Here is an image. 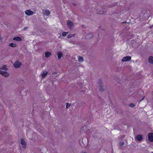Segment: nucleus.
<instances>
[{"mask_svg": "<svg viewBox=\"0 0 153 153\" xmlns=\"http://www.w3.org/2000/svg\"><path fill=\"white\" fill-rule=\"evenodd\" d=\"M136 138L138 141H141L143 139L142 136L141 135H137L136 137Z\"/></svg>", "mask_w": 153, "mask_h": 153, "instance_id": "obj_7", "label": "nucleus"}, {"mask_svg": "<svg viewBox=\"0 0 153 153\" xmlns=\"http://www.w3.org/2000/svg\"><path fill=\"white\" fill-rule=\"evenodd\" d=\"M148 137L150 142H153V133H149Z\"/></svg>", "mask_w": 153, "mask_h": 153, "instance_id": "obj_3", "label": "nucleus"}, {"mask_svg": "<svg viewBox=\"0 0 153 153\" xmlns=\"http://www.w3.org/2000/svg\"><path fill=\"white\" fill-rule=\"evenodd\" d=\"M149 62L150 63L153 64V57L150 56L149 58Z\"/></svg>", "mask_w": 153, "mask_h": 153, "instance_id": "obj_12", "label": "nucleus"}, {"mask_svg": "<svg viewBox=\"0 0 153 153\" xmlns=\"http://www.w3.org/2000/svg\"><path fill=\"white\" fill-rule=\"evenodd\" d=\"M48 73V72L47 71H44L43 72V73L42 74V78H44L45 76L47 75Z\"/></svg>", "mask_w": 153, "mask_h": 153, "instance_id": "obj_14", "label": "nucleus"}, {"mask_svg": "<svg viewBox=\"0 0 153 153\" xmlns=\"http://www.w3.org/2000/svg\"><path fill=\"white\" fill-rule=\"evenodd\" d=\"M105 13V12H104L103 11H102V12H100V13H99V14H104Z\"/></svg>", "mask_w": 153, "mask_h": 153, "instance_id": "obj_24", "label": "nucleus"}, {"mask_svg": "<svg viewBox=\"0 0 153 153\" xmlns=\"http://www.w3.org/2000/svg\"><path fill=\"white\" fill-rule=\"evenodd\" d=\"M67 25L69 27L71 28L73 26V24L71 21L68 20L67 21Z\"/></svg>", "mask_w": 153, "mask_h": 153, "instance_id": "obj_6", "label": "nucleus"}, {"mask_svg": "<svg viewBox=\"0 0 153 153\" xmlns=\"http://www.w3.org/2000/svg\"><path fill=\"white\" fill-rule=\"evenodd\" d=\"M0 74H1L3 76L5 77H8L9 76V74L6 71H3L0 70Z\"/></svg>", "mask_w": 153, "mask_h": 153, "instance_id": "obj_4", "label": "nucleus"}, {"mask_svg": "<svg viewBox=\"0 0 153 153\" xmlns=\"http://www.w3.org/2000/svg\"><path fill=\"white\" fill-rule=\"evenodd\" d=\"M131 59V56H127L123 57L122 59V61L123 62L128 61L130 60Z\"/></svg>", "mask_w": 153, "mask_h": 153, "instance_id": "obj_1", "label": "nucleus"}, {"mask_svg": "<svg viewBox=\"0 0 153 153\" xmlns=\"http://www.w3.org/2000/svg\"><path fill=\"white\" fill-rule=\"evenodd\" d=\"M0 69L4 70H7V66L5 65H4L1 68H0Z\"/></svg>", "mask_w": 153, "mask_h": 153, "instance_id": "obj_20", "label": "nucleus"}, {"mask_svg": "<svg viewBox=\"0 0 153 153\" xmlns=\"http://www.w3.org/2000/svg\"><path fill=\"white\" fill-rule=\"evenodd\" d=\"M152 153H153V152H152Z\"/></svg>", "mask_w": 153, "mask_h": 153, "instance_id": "obj_29", "label": "nucleus"}, {"mask_svg": "<svg viewBox=\"0 0 153 153\" xmlns=\"http://www.w3.org/2000/svg\"><path fill=\"white\" fill-rule=\"evenodd\" d=\"M13 39L14 40H15L18 42H20L22 41V39L19 37H14Z\"/></svg>", "mask_w": 153, "mask_h": 153, "instance_id": "obj_10", "label": "nucleus"}, {"mask_svg": "<svg viewBox=\"0 0 153 153\" xmlns=\"http://www.w3.org/2000/svg\"><path fill=\"white\" fill-rule=\"evenodd\" d=\"M45 57L47 58L49 57L51 55V53L47 51L45 53Z\"/></svg>", "mask_w": 153, "mask_h": 153, "instance_id": "obj_13", "label": "nucleus"}, {"mask_svg": "<svg viewBox=\"0 0 153 153\" xmlns=\"http://www.w3.org/2000/svg\"><path fill=\"white\" fill-rule=\"evenodd\" d=\"M9 46L12 47H15L16 46V45L15 43H11L9 44Z\"/></svg>", "mask_w": 153, "mask_h": 153, "instance_id": "obj_17", "label": "nucleus"}, {"mask_svg": "<svg viewBox=\"0 0 153 153\" xmlns=\"http://www.w3.org/2000/svg\"><path fill=\"white\" fill-rule=\"evenodd\" d=\"M3 39L2 37H1L0 36V41H1Z\"/></svg>", "mask_w": 153, "mask_h": 153, "instance_id": "obj_25", "label": "nucleus"}, {"mask_svg": "<svg viewBox=\"0 0 153 153\" xmlns=\"http://www.w3.org/2000/svg\"><path fill=\"white\" fill-rule=\"evenodd\" d=\"M84 127H85V126H84V127H83L82 128H81V129H82V130H83V128H84Z\"/></svg>", "mask_w": 153, "mask_h": 153, "instance_id": "obj_27", "label": "nucleus"}, {"mask_svg": "<svg viewBox=\"0 0 153 153\" xmlns=\"http://www.w3.org/2000/svg\"><path fill=\"white\" fill-rule=\"evenodd\" d=\"M58 58V59H60L62 56V53L60 52H59L57 53Z\"/></svg>", "mask_w": 153, "mask_h": 153, "instance_id": "obj_11", "label": "nucleus"}, {"mask_svg": "<svg viewBox=\"0 0 153 153\" xmlns=\"http://www.w3.org/2000/svg\"><path fill=\"white\" fill-rule=\"evenodd\" d=\"M144 97H143V98L139 101V102H140L141 101H142V100H143L144 99Z\"/></svg>", "mask_w": 153, "mask_h": 153, "instance_id": "obj_26", "label": "nucleus"}, {"mask_svg": "<svg viewBox=\"0 0 153 153\" xmlns=\"http://www.w3.org/2000/svg\"><path fill=\"white\" fill-rule=\"evenodd\" d=\"M87 139L86 138H84L83 140H82V141H83V139Z\"/></svg>", "mask_w": 153, "mask_h": 153, "instance_id": "obj_28", "label": "nucleus"}, {"mask_svg": "<svg viewBox=\"0 0 153 153\" xmlns=\"http://www.w3.org/2000/svg\"><path fill=\"white\" fill-rule=\"evenodd\" d=\"M25 14L28 16H30L32 15L33 14V12L30 10H27L25 12Z\"/></svg>", "mask_w": 153, "mask_h": 153, "instance_id": "obj_5", "label": "nucleus"}, {"mask_svg": "<svg viewBox=\"0 0 153 153\" xmlns=\"http://www.w3.org/2000/svg\"><path fill=\"white\" fill-rule=\"evenodd\" d=\"M78 61L80 62H82L83 61V59L82 57L80 56H78Z\"/></svg>", "mask_w": 153, "mask_h": 153, "instance_id": "obj_15", "label": "nucleus"}, {"mask_svg": "<svg viewBox=\"0 0 153 153\" xmlns=\"http://www.w3.org/2000/svg\"><path fill=\"white\" fill-rule=\"evenodd\" d=\"M66 108H69L70 106V104H68V103H66Z\"/></svg>", "mask_w": 153, "mask_h": 153, "instance_id": "obj_22", "label": "nucleus"}, {"mask_svg": "<svg viewBox=\"0 0 153 153\" xmlns=\"http://www.w3.org/2000/svg\"><path fill=\"white\" fill-rule=\"evenodd\" d=\"M68 33V32H64L62 33V35L63 36H66Z\"/></svg>", "mask_w": 153, "mask_h": 153, "instance_id": "obj_21", "label": "nucleus"}, {"mask_svg": "<svg viewBox=\"0 0 153 153\" xmlns=\"http://www.w3.org/2000/svg\"><path fill=\"white\" fill-rule=\"evenodd\" d=\"M21 65V63L19 61H16L13 64V65L15 68H18L20 67Z\"/></svg>", "mask_w": 153, "mask_h": 153, "instance_id": "obj_2", "label": "nucleus"}, {"mask_svg": "<svg viewBox=\"0 0 153 153\" xmlns=\"http://www.w3.org/2000/svg\"><path fill=\"white\" fill-rule=\"evenodd\" d=\"M120 146L121 149L123 148L125 146V143L123 142H121L120 143Z\"/></svg>", "mask_w": 153, "mask_h": 153, "instance_id": "obj_16", "label": "nucleus"}, {"mask_svg": "<svg viewBox=\"0 0 153 153\" xmlns=\"http://www.w3.org/2000/svg\"><path fill=\"white\" fill-rule=\"evenodd\" d=\"M76 34H68V38H70L72 37H74L75 36Z\"/></svg>", "mask_w": 153, "mask_h": 153, "instance_id": "obj_18", "label": "nucleus"}, {"mask_svg": "<svg viewBox=\"0 0 153 153\" xmlns=\"http://www.w3.org/2000/svg\"><path fill=\"white\" fill-rule=\"evenodd\" d=\"M21 143L22 145V147L23 148H25L26 147V143L24 140L22 139H21Z\"/></svg>", "mask_w": 153, "mask_h": 153, "instance_id": "obj_8", "label": "nucleus"}, {"mask_svg": "<svg viewBox=\"0 0 153 153\" xmlns=\"http://www.w3.org/2000/svg\"><path fill=\"white\" fill-rule=\"evenodd\" d=\"M129 106L132 108L134 107L135 105L133 103H131L129 104Z\"/></svg>", "mask_w": 153, "mask_h": 153, "instance_id": "obj_23", "label": "nucleus"}, {"mask_svg": "<svg viewBox=\"0 0 153 153\" xmlns=\"http://www.w3.org/2000/svg\"><path fill=\"white\" fill-rule=\"evenodd\" d=\"M98 85L100 87V89L101 91H102L104 89H102V87L101 86H102V83L101 82H99L98 83Z\"/></svg>", "mask_w": 153, "mask_h": 153, "instance_id": "obj_19", "label": "nucleus"}, {"mask_svg": "<svg viewBox=\"0 0 153 153\" xmlns=\"http://www.w3.org/2000/svg\"><path fill=\"white\" fill-rule=\"evenodd\" d=\"M43 13L45 15H46L47 16L49 15L50 13V11L49 10H44L43 11Z\"/></svg>", "mask_w": 153, "mask_h": 153, "instance_id": "obj_9", "label": "nucleus"}]
</instances>
